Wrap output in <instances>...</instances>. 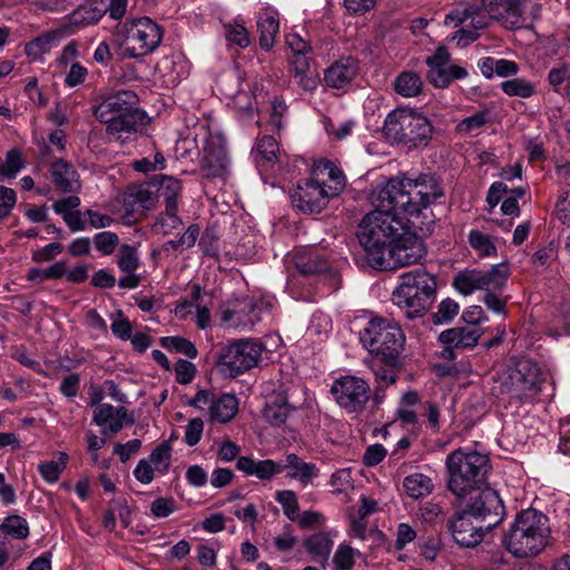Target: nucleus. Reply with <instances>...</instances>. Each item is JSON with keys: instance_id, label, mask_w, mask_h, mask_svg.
Instances as JSON below:
<instances>
[{"instance_id": "obj_34", "label": "nucleus", "mask_w": 570, "mask_h": 570, "mask_svg": "<svg viewBox=\"0 0 570 570\" xmlns=\"http://www.w3.org/2000/svg\"><path fill=\"white\" fill-rule=\"evenodd\" d=\"M335 535L334 531H320L306 538L305 548L315 561L321 563L327 561Z\"/></svg>"}, {"instance_id": "obj_20", "label": "nucleus", "mask_w": 570, "mask_h": 570, "mask_svg": "<svg viewBox=\"0 0 570 570\" xmlns=\"http://www.w3.org/2000/svg\"><path fill=\"white\" fill-rule=\"evenodd\" d=\"M137 96L129 90H120L106 97L94 108V115L100 122H109L112 117H119L136 109Z\"/></svg>"}, {"instance_id": "obj_56", "label": "nucleus", "mask_w": 570, "mask_h": 570, "mask_svg": "<svg viewBox=\"0 0 570 570\" xmlns=\"http://www.w3.org/2000/svg\"><path fill=\"white\" fill-rule=\"evenodd\" d=\"M459 313V304L453 299L446 298L439 305L438 312L433 315L435 324L448 323Z\"/></svg>"}, {"instance_id": "obj_28", "label": "nucleus", "mask_w": 570, "mask_h": 570, "mask_svg": "<svg viewBox=\"0 0 570 570\" xmlns=\"http://www.w3.org/2000/svg\"><path fill=\"white\" fill-rule=\"evenodd\" d=\"M537 282H558L560 276L559 263L557 262V246L554 240L549 246L537 250Z\"/></svg>"}, {"instance_id": "obj_45", "label": "nucleus", "mask_w": 570, "mask_h": 570, "mask_svg": "<svg viewBox=\"0 0 570 570\" xmlns=\"http://www.w3.org/2000/svg\"><path fill=\"white\" fill-rule=\"evenodd\" d=\"M357 556H360L358 550L345 542L341 543L333 557L335 570H352Z\"/></svg>"}, {"instance_id": "obj_1", "label": "nucleus", "mask_w": 570, "mask_h": 570, "mask_svg": "<svg viewBox=\"0 0 570 570\" xmlns=\"http://www.w3.org/2000/svg\"><path fill=\"white\" fill-rule=\"evenodd\" d=\"M375 209L368 213L360 224L358 240L367 253L372 266L384 269L385 254L402 235L405 228L420 230L423 235L432 233L433 220L419 224L403 214L392 197H383L382 187L374 196Z\"/></svg>"}, {"instance_id": "obj_27", "label": "nucleus", "mask_w": 570, "mask_h": 570, "mask_svg": "<svg viewBox=\"0 0 570 570\" xmlns=\"http://www.w3.org/2000/svg\"><path fill=\"white\" fill-rule=\"evenodd\" d=\"M357 65L353 59H341L332 63L324 72V82L327 87L342 89L356 76Z\"/></svg>"}, {"instance_id": "obj_40", "label": "nucleus", "mask_w": 570, "mask_h": 570, "mask_svg": "<svg viewBox=\"0 0 570 570\" xmlns=\"http://www.w3.org/2000/svg\"><path fill=\"white\" fill-rule=\"evenodd\" d=\"M181 224L183 222L177 215V206L170 204L165 206V212L158 216L153 229L157 234L169 235L178 229Z\"/></svg>"}, {"instance_id": "obj_22", "label": "nucleus", "mask_w": 570, "mask_h": 570, "mask_svg": "<svg viewBox=\"0 0 570 570\" xmlns=\"http://www.w3.org/2000/svg\"><path fill=\"white\" fill-rule=\"evenodd\" d=\"M509 276V267L504 264L493 266L488 272L464 271L459 273L452 285H504Z\"/></svg>"}, {"instance_id": "obj_24", "label": "nucleus", "mask_w": 570, "mask_h": 570, "mask_svg": "<svg viewBox=\"0 0 570 570\" xmlns=\"http://www.w3.org/2000/svg\"><path fill=\"white\" fill-rule=\"evenodd\" d=\"M466 21H470V26L475 30H481L488 26V17L483 13V10L472 3L458 4L444 18V24L452 28H456Z\"/></svg>"}, {"instance_id": "obj_4", "label": "nucleus", "mask_w": 570, "mask_h": 570, "mask_svg": "<svg viewBox=\"0 0 570 570\" xmlns=\"http://www.w3.org/2000/svg\"><path fill=\"white\" fill-rule=\"evenodd\" d=\"M122 58L140 59L153 53L161 43L163 28L148 17L128 19L115 28Z\"/></svg>"}, {"instance_id": "obj_18", "label": "nucleus", "mask_w": 570, "mask_h": 570, "mask_svg": "<svg viewBox=\"0 0 570 570\" xmlns=\"http://www.w3.org/2000/svg\"><path fill=\"white\" fill-rule=\"evenodd\" d=\"M203 149V165L207 175L222 176L229 164L225 137L222 134H210L206 138Z\"/></svg>"}, {"instance_id": "obj_13", "label": "nucleus", "mask_w": 570, "mask_h": 570, "mask_svg": "<svg viewBox=\"0 0 570 570\" xmlns=\"http://www.w3.org/2000/svg\"><path fill=\"white\" fill-rule=\"evenodd\" d=\"M450 53L445 47H439L432 56L425 59L429 67L426 78L436 88H446L453 80L464 79L468 70L450 63Z\"/></svg>"}, {"instance_id": "obj_17", "label": "nucleus", "mask_w": 570, "mask_h": 570, "mask_svg": "<svg viewBox=\"0 0 570 570\" xmlns=\"http://www.w3.org/2000/svg\"><path fill=\"white\" fill-rule=\"evenodd\" d=\"M269 306V303L262 299L246 298L237 301L232 307L223 312V321L230 323L234 327H252L259 321L262 311Z\"/></svg>"}, {"instance_id": "obj_8", "label": "nucleus", "mask_w": 570, "mask_h": 570, "mask_svg": "<svg viewBox=\"0 0 570 570\" xmlns=\"http://www.w3.org/2000/svg\"><path fill=\"white\" fill-rule=\"evenodd\" d=\"M264 346L255 340H237L224 346L219 353L218 366L229 376H236L256 366Z\"/></svg>"}, {"instance_id": "obj_61", "label": "nucleus", "mask_w": 570, "mask_h": 570, "mask_svg": "<svg viewBox=\"0 0 570 570\" xmlns=\"http://www.w3.org/2000/svg\"><path fill=\"white\" fill-rule=\"evenodd\" d=\"M88 76V69L79 62H73L70 66L68 73L65 77V85L69 88H73L85 82Z\"/></svg>"}, {"instance_id": "obj_38", "label": "nucleus", "mask_w": 570, "mask_h": 570, "mask_svg": "<svg viewBox=\"0 0 570 570\" xmlns=\"http://www.w3.org/2000/svg\"><path fill=\"white\" fill-rule=\"evenodd\" d=\"M403 488L411 498L420 499L430 494L434 485L429 476L422 473H414L404 479Z\"/></svg>"}, {"instance_id": "obj_31", "label": "nucleus", "mask_w": 570, "mask_h": 570, "mask_svg": "<svg viewBox=\"0 0 570 570\" xmlns=\"http://www.w3.org/2000/svg\"><path fill=\"white\" fill-rule=\"evenodd\" d=\"M117 265L127 275L121 277L118 285H138L140 277L135 274L139 267V255L135 246L124 244L117 254Z\"/></svg>"}, {"instance_id": "obj_52", "label": "nucleus", "mask_w": 570, "mask_h": 570, "mask_svg": "<svg viewBox=\"0 0 570 570\" xmlns=\"http://www.w3.org/2000/svg\"><path fill=\"white\" fill-rule=\"evenodd\" d=\"M435 285V277L426 273L423 268L417 267L401 276L399 285Z\"/></svg>"}, {"instance_id": "obj_14", "label": "nucleus", "mask_w": 570, "mask_h": 570, "mask_svg": "<svg viewBox=\"0 0 570 570\" xmlns=\"http://www.w3.org/2000/svg\"><path fill=\"white\" fill-rule=\"evenodd\" d=\"M423 236L424 235L419 229L405 228L386 254L395 265L404 266L414 264L426 253L425 245L422 240Z\"/></svg>"}, {"instance_id": "obj_3", "label": "nucleus", "mask_w": 570, "mask_h": 570, "mask_svg": "<svg viewBox=\"0 0 570 570\" xmlns=\"http://www.w3.org/2000/svg\"><path fill=\"white\" fill-rule=\"evenodd\" d=\"M345 186L343 171L327 161L316 167L309 178L299 180L291 194L292 204L304 214H318L330 199L340 195Z\"/></svg>"}, {"instance_id": "obj_49", "label": "nucleus", "mask_w": 570, "mask_h": 570, "mask_svg": "<svg viewBox=\"0 0 570 570\" xmlns=\"http://www.w3.org/2000/svg\"><path fill=\"white\" fill-rule=\"evenodd\" d=\"M1 529L4 533L16 539H24L29 534V527L27 521L19 515H10L6 518Z\"/></svg>"}, {"instance_id": "obj_59", "label": "nucleus", "mask_w": 570, "mask_h": 570, "mask_svg": "<svg viewBox=\"0 0 570 570\" xmlns=\"http://www.w3.org/2000/svg\"><path fill=\"white\" fill-rule=\"evenodd\" d=\"M524 189L514 188L509 190V195L502 202L501 212L508 216H519L518 199L524 196Z\"/></svg>"}, {"instance_id": "obj_23", "label": "nucleus", "mask_w": 570, "mask_h": 570, "mask_svg": "<svg viewBox=\"0 0 570 570\" xmlns=\"http://www.w3.org/2000/svg\"><path fill=\"white\" fill-rule=\"evenodd\" d=\"M471 517L470 513L463 510L451 523L453 539L461 547H475L482 541L483 525L474 524Z\"/></svg>"}, {"instance_id": "obj_16", "label": "nucleus", "mask_w": 570, "mask_h": 570, "mask_svg": "<svg viewBox=\"0 0 570 570\" xmlns=\"http://www.w3.org/2000/svg\"><path fill=\"white\" fill-rule=\"evenodd\" d=\"M149 120L150 118L144 110L136 108L122 116L112 117L109 122L104 124L106 125L107 135L124 145L131 135L142 132Z\"/></svg>"}, {"instance_id": "obj_37", "label": "nucleus", "mask_w": 570, "mask_h": 570, "mask_svg": "<svg viewBox=\"0 0 570 570\" xmlns=\"http://www.w3.org/2000/svg\"><path fill=\"white\" fill-rule=\"evenodd\" d=\"M423 81L413 71H403L394 81L395 91L403 97H415L422 91Z\"/></svg>"}, {"instance_id": "obj_29", "label": "nucleus", "mask_w": 570, "mask_h": 570, "mask_svg": "<svg viewBox=\"0 0 570 570\" xmlns=\"http://www.w3.org/2000/svg\"><path fill=\"white\" fill-rule=\"evenodd\" d=\"M127 412L124 407H114L110 404H99L94 411V422L105 426L104 433L119 432L126 421Z\"/></svg>"}, {"instance_id": "obj_55", "label": "nucleus", "mask_w": 570, "mask_h": 570, "mask_svg": "<svg viewBox=\"0 0 570 570\" xmlns=\"http://www.w3.org/2000/svg\"><path fill=\"white\" fill-rule=\"evenodd\" d=\"M501 88L509 96L527 98L533 94L532 85L519 78L503 81Z\"/></svg>"}, {"instance_id": "obj_36", "label": "nucleus", "mask_w": 570, "mask_h": 570, "mask_svg": "<svg viewBox=\"0 0 570 570\" xmlns=\"http://www.w3.org/2000/svg\"><path fill=\"white\" fill-rule=\"evenodd\" d=\"M295 406L289 404L287 395H273L266 402L264 417L273 425L283 424Z\"/></svg>"}, {"instance_id": "obj_41", "label": "nucleus", "mask_w": 570, "mask_h": 570, "mask_svg": "<svg viewBox=\"0 0 570 570\" xmlns=\"http://www.w3.org/2000/svg\"><path fill=\"white\" fill-rule=\"evenodd\" d=\"M482 8L493 19L514 17L519 13L518 0H482Z\"/></svg>"}, {"instance_id": "obj_6", "label": "nucleus", "mask_w": 570, "mask_h": 570, "mask_svg": "<svg viewBox=\"0 0 570 570\" xmlns=\"http://www.w3.org/2000/svg\"><path fill=\"white\" fill-rule=\"evenodd\" d=\"M384 137L409 149L426 145L432 137L430 120L411 109L397 108L390 111L384 120Z\"/></svg>"}, {"instance_id": "obj_25", "label": "nucleus", "mask_w": 570, "mask_h": 570, "mask_svg": "<svg viewBox=\"0 0 570 570\" xmlns=\"http://www.w3.org/2000/svg\"><path fill=\"white\" fill-rule=\"evenodd\" d=\"M282 465L283 472L286 471V476L298 481L303 487L313 483L320 473L314 463L306 462L294 453L286 455Z\"/></svg>"}, {"instance_id": "obj_33", "label": "nucleus", "mask_w": 570, "mask_h": 570, "mask_svg": "<svg viewBox=\"0 0 570 570\" xmlns=\"http://www.w3.org/2000/svg\"><path fill=\"white\" fill-rule=\"evenodd\" d=\"M256 24L259 33L261 48L269 50L279 32L278 13L274 10L265 9L259 12Z\"/></svg>"}, {"instance_id": "obj_30", "label": "nucleus", "mask_w": 570, "mask_h": 570, "mask_svg": "<svg viewBox=\"0 0 570 570\" xmlns=\"http://www.w3.org/2000/svg\"><path fill=\"white\" fill-rule=\"evenodd\" d=\"M50 174L53 185L62 193L76 191L80 187L77 170L63 159L51 164Z\"/></svg>"}, {"instance_id": "obj_43", "label": "nucleus", "mask_w": 570, "mask_h": 570, "mask_svg": "<svg viewBox=\"0 0 570 570\" xmlns=\"http://www.w3.org/2000/svg\"><path fill=\"white\" fill-rule=\"evenodd\" d=\"M24 166L22 153L13 148L7 153L4 161L0 164V174L8 179H13Z\"/></svg>"}, {"instance_id": "obj_50", "label": "nucleus", "mask_w": 570, "mask_h": 570, "mask_svg": "<svg viewBox=\"0 0 570 570\" xmlns=\"http://www.w3.org/2000/svg\"><path fill=\"white\" fill-rule=\"evenodd\" d=\"M276 501L282 505L284 514L292 521L298 518V501L295 492L283 490L276 493Z\"/></svg>"}, {"instance_id": "obj_48", "label": "nucleus", "mask_w": 570, "mask_h": 570, "mask_svg": "<svg viewBox=\"0 0 570 570\" xmlns=\"http://www.w3.org/2000/svg\"><path fill=\"white\" fill-rule=\"evenodd\" d=\"M226 39L229 43L239 48H246L250 43L249 32L243 23L235 21L225 26Z\"/></svg>"}, {"instance_id": "obj_57", "label": "nucleus", "mask_w": 570, "mask_h": 570, "mask_svg": "<svg viewBox=\"0 0 570 570\" xmlns=\"http://www.w3.org/2000/svg\"><path fill=\"white\" fill-rule=\"evenodd\" d=\"M257 151L263 159L274 161L279 151L278 144L273 136H263L257 142Z\"/></svg>"}, {"instance_id": "obj_42", "label": "nucleus", "mask_w": 570, "mask_h": 570, "mask_svg": "<svg viewBox=\"0 0 570 570\" xmlns=\"http://www.w3.org/2000/svg\"><path fill=\"white\" fill-rule=\"evenodd\" d=\"M67 272L66 262H57L46 268H32L29 271L27 279L30 282L42 283L46 281H59L63 278Z\"/></svg>"}, {"instance_id": "obj_64", "label": "nucleus", "mask_w": 570, "mask_h": 570, "mask_svg": "<svg viewBox=\"0 0 570 570\" xmlns=\"http://www.w3.org/2000/svg\"><path fill=\"white\" fill-rule=\"evenodd\" d=\"M556 216L563 224L570 227V191H564L556 203Z\"/></svg>"}, {"instance_id": "obj_58", "label": "nucleus", "mask_w": 570, "mask_h": 570, "mask_svg": "<svg viewBox=\"0 0 570 570\" xmlns=\"http://www.w3.org/2000/svg\"><path fill=\"white\" fill-rule=\"evenodd\" d=\"M509 193V188L504 181H494L487 194V204L489 213H492L497 205Z\"/></svg>"}, {"instance_id": "obj_10", "label": "nucleus", "mask_w": 570, "mask_h": 570, "mask_svg": "<svg viewBox=\"0 0 570 570\" xmlns=\"http://www.w3.org/2000/svg\"><path fill=\"white\" fill-rule=\"evenodd\" d=\"M331 393L342 409L360 413L370 399V386L361 377L346 375L334 381Z\"/></svg>"}, {"instance_id": "obj_51", "label": "nucleus", "mask_w": 570, "mask_h": 570, "mask_svg": "<svg viewBox=\"0 0 570 570\" xmlns=\"http://www.w3.org/2000/svg\"><path fill=\"white\" fill-rule=\"evenodd\" d=\"M67 463V455L61 454L59 461H47L39 464L41 476L49 483L56 482Z\"/></svg>"}, {"instance_id": "obj_21", "label": "nucleus", "mask_w": 570, "mask_h": 570, "mask_svg": "<svg viewBox=\"0 0 570 570\" xmlns=\"http://www.w3.org/2000/svg\"><path fill=\"white\" fill-rule=\"evenodd\" d=\"M481 336V331L478 326H462L453 327L443 331L439 340L444 345L443 355L449 358H453V347H473Z\"/></svg>"}, {"instance_id": "obj_53", "label": "nucleus", "mask_w": 570, "mask_h": 570, "mask_svg": "<svg viewBox=\"0 0 570 570\" xmlns=\"http://www.w3.org/2000/svg\"><path fill=\"white\" fill-rule=\"evenodd\" d=\"M160 195L164 197L165 206L173 204L177 206V198L181 190V184L173 177H164L160 184Z\"/></svg>"}, {"instance_id": "obj_54", "label": "nucleus", "mask_w": 570, "mask_h": 570, "mask_svg": "<svg viewBox=\"0 0 570 570\" xmlns=\"http://www.w3.org/2000/svg\"><path fill=\"white\" fill-rule=\"evenodd\" d=\"M553 543L551 525L546 515L537 513V551L550 547Z\"/></svg>"}, {"instance_id": "obj_11", "label": "nucleus", "mask_w": 570, "mask_h": 570, "mask_svg": "<svg viewBox=\"0 0 570 570\" xmlns=\"http://www.w3.org/2000/svg\"><path fill=\"white\" fill-rule=\"evenodd\" d=\"M505 544L510 552L518 558L530 557L534 549V511H521L511 531L505 537Z\"/></svg>"}, {"instance_id": "obj_7", "label": "nucleus", "mask_w": 570, "mask_h": 570, "mask_svg": "<svg viewBox=\"0 0 570 570\" xmlns=\"http://www.w3.org/2000/svg\"><path fill=\"white\" fill-rule=\"evenodd\" d=\"M363 345L385 364L395 363L404 344L402 330L385 318H373L361 333Z\"/></svg>"}, {"instance_id": "obj_63", "label": "nucleus", "mask_w": 570, "mask_h": 570, "mask_svg": "<svg viewBox=\"0 0 570 570\" xmlns=\"http://www.w3.org/2000/svg\"><path fill=\"white\" fill-rule=\"evenodd\" d=\"M287 111V106L282 98L275 97L272 100L271 125L279 131L283 128V117Z\"/></svg>"}, {"instance_id": "obj_2", "label": "nucleus", "mask_w": 570, "mask_h": 570, "mask_svg": "<svg viewBox=\"0 0 570 570\" xmlns=\"http://www.w3.org/2000/svg\"><path fill=\"white\" fill-rule=\"evenodd\" d=\"M382 193L385 199L392 197L403 214L419 224L429 222L421 219L422 210L445 195L439 178L428 174H421L414 179L405 176L393 177L382 187Z\"/></svg>"}, {"instance_id": "obj_15", "label": "nucleus", "mask_w": 570, "mask_h": 570, "mask_svg": "<svg viewBox=\"0 0 570 570\" xmlns=\"http://www.w3.org/2000/svg\"><path fill=\"white\" fill-rule=\"evenodd\" d=\"M434 294L433 287H396L392 293V301L404 309L409 317H415L429 308Z\"/></svg>"}, {"instance_id": "obj_19", "label": "nucleus", "mask_w": 570, "mask_h": 570, "mask_svg": "<svg viewBox=\"0 0 570 570\" xmlns=\"http://www.w3.org/2000/svg\"><path fill=\"white\" fill-rule=\"evenodd\" d=\"M170 465V449L166 444L157 446L147 459L138 462L134 476L144 484H149L156 475L165 474Z\"/></svg>"}, {"instance_id": "obj_9", "label": "nucleus", "mask_w": 570, "mask_h": 570, "mask_svg": "<svg viewBox=\"0 0 570 570\" xmlns=\"http://www.w3.org/2000/svg\"><path fill=\"white\" fill-rule=\"evenodd\" d=\"M464 505V510L485 522L487 528L497 525L503 514L504 507L495 490L488 487H476L475 491L468 492L465 497H458Z\"/></svg>"}, {"instance_id": "obj_32", "label": "nucleus", "mask_w": 570, "mask_h": 570, "mask_svg": "<svg viewBox=\"0 0 570 570\" xmlns=\"http://www.w3.org/2000/svg\"><path fill=\"white\" fill-rule=\"evenodd\" d=\"M122 203L127 213H144L153 208L155 204L154 194L148 186L132 185L129 186L122 196Z\"/></svg>"}, {"instance_id": "obj_12", "label": "nucleus", "mask_w": 570, "mask_h": 570, "mask_svg": "<svg viewBox=\"0 0 570 570\" xmlns=\"http://www.w3.org/2000/svg\"><path fill=\"white\" fill-rule=\"evenodd\" d=\"M190 404L200 411H207L210 419L219 423L228 422L238 411V401L234 395L207 390H199Z\"/></svg>"}, {"instance_id": "obj_5", "label": "nucleus", "mask_w": 570, "mask_h": 570, "mask_svg": "<svg viewBox=\"0 0 570 570\" xmlns=\"http://www.w3.org/2000/svg\"><path fill=\"white\" fill-rule=\"evenodd\" d=\"M449 471V489L456 497H465L484 485L489 471V459L485 454L468 449H459L446 459Z\"/></svg>"}, {"instance_id": "obj_26", "label": "nucleus", "mask_w": 570, "mask_h": 570, "mask_svg": "<svg viewBox=\"0 0 570 570\" xmlns=\"http://www.w3.org/2000/svg\"><path fill=\"white\" fill-rule=\"evenodd\" d=\"M237 469L262 481L272 480L275 475L283 472L282 461L276 462L269 459L254 460L249 456H240L237 460Z\"/></svg>"}, {"instance_id": "obj_44", "label": "nucleus", "mask_w": 570, "mask_h": 570, "mask_svg": "<svg viewBox=\"0 0 570 570\" xmlns=\"http://www.w3.org/2000/svg\"><path fill=\"white\" fill-rule=\"evenodd\" d=\"M92 246L101 256H110L119 246V237L114 232H100L94 235Z\"/></svg>"}, {"instance_id": "obj_39", "label": "nucleus", "mask_w": 570, "mask_h": 570, "mask_svg": "<svg viewBox=\"0 0 570 570\" xmlns=\"http://www.w3.org/2000/svg\"><path fill=\"white\" fill-rule=\"evenodd\" d=\"M294 78L299 87L305 91H314L317 88L318 79L308 71V61L304 57H298L292 61Z\"/></svg>"}, {"instance_id": "obj_60", "label": "nucleus", "mask_w": 570, "mask_h": 570, "mask_svg": "<svg viewBox=\"0 0 570 570\" xmlns=\"http://www.w3.org/2000/svg\"><path fill=\"white\" fill-rule=\"evenodd\" d=\"M355 125V120L348 119L338 124L327 122L325 129L330 136L342 140L352 134Z\"/></svg>"}, {"instance_id": "obj_46", "label": "nucleus", "mask_w": 570, "mask_h": 570, "mask_svg": "<svg viewBox=\"0 0 570 570\" xmlns=\"http://www.w3.org/2000/svg\"><path fill=\"white\" fill-rule=\"evenodd\" d=\"M489 121V114L487 111H479L462 119L456 125V131L462 135H478L485 124Z\"/></svg>"}, {"instance_id": "obj_35", "label": "nucleus", "mask_w": 570, "mask_h": 570, "mask_svg": "<svg viewBox=\"0 0 570 570\" xmlns=\"http://www.w3.org/2000/svg\"><path fill=\"white\" fill-rule=\"evenodd\" d=\"M105 13V9L92 3L80 6L70 14V26H63L60 31L63 35H71L73 32V26L96 24L102 19Z\"/></svg>"}, {"instance_id": "obj_62", "label": "nucleus", "mask_w": 570, "mask_h": 570, "mask_svg": "<svg viewBox=\"0 0 570 570\" xmlns=\"http://www.w3.org/2000/svg\"><path fill=\"white\" fill-rule=\"evenodd\" d=\"M175 374L177 382L180 384H188L195 377L196 367L188 361L178 360L175 364Z\"/></svg>"}, {"instance_id": "obj_47", "label": "nucleus", "mask_w": 570, "mask_h": 570, "mask_svg": "<svg viewBox=\"0 0 570 570\" xmlns=\"http://www.w3.org/2000/svg\"><path fill=\"white\" fill-rule=\"evenodd\" d=\"M160 343L163 347L181 353L190 358H195L197 356V348L190 341L186 338L178 336H167L163 337Z\"/></svg>"}]
</instances>
